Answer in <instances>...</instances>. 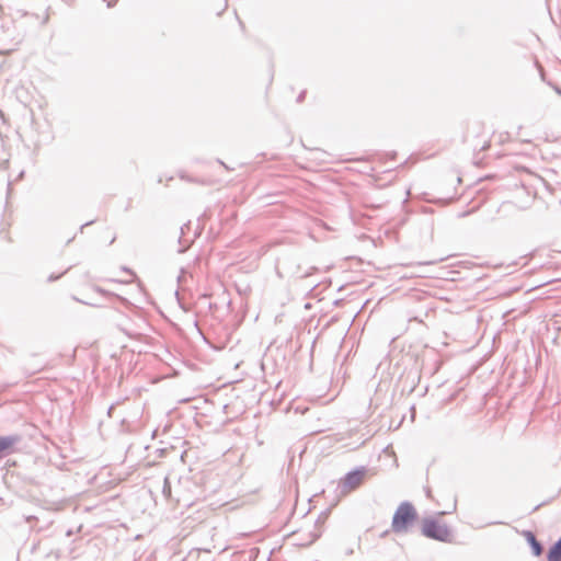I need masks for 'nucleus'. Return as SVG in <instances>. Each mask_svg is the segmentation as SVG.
I'll use <instances>...</instances> for the list:
<instances>
[{
  "label": "nucleus",
  "mask_w": 561,
  "mask_h": 561,
  "mask_svg": "<svg viewBox=\"0 0 561 561\" xmlns=\"http://www.w3.org/2000/svg\"><path fill=\"white\" fill-rule=\"evenodd\" d=\"M73 239H75V237L70 238V239L67 241V243L72 242V240H73Z\"/></svg>",
  "instance_id": "20"
},
{
  "label": "nucleus",
  "mask_w": 561,
  "mask_h": 561,
  "mask_svg": "<svg viewBox=\"0 0 561 561\" xmlns=\"http://www.w3.org/2000/svg\"><path fill=\"white\" fill-rule=\"evenodd\" d=\"M547 190L549 191L552 198L558 202V204L561 206V184L557 183L556 185L552 184H546Z\"/></svg>",
  "instance_id": "7"
},
{
  "label": "nucleus",
  "mask_w": 561,
  "mask_h": 561,
  "mask_svg": "<svg viewBox=\"0 0 561 561\" xmlns=\"http://www.w3.org/2000/svg\"><path fill=\"white\" fill-rule=\"evenodd\" d=\"M540 506H541V504H538V505H536V507H535L534 510L536 511V510H538Z\"/></svg>",
  "instance_id": "22"
},
{
  "label": "nucleus",
  "mask_w": 561,
  "mask_h": 561,
  "mask_svg": "<svg viewBox=\"0 0 561 561\" xmlns=\"http://www.w3.org/2000/svg\"><path fill=\"white\" fill-rule=\"evenodd\" d=\"M547 561H561V536L549 547Z\"/></svg>",
  "instance_id": "5"
},
{
  "label": "nucleus",
  "mask_w": 561,
  "mask_h": 561,
  "mask_svg": "<svg viewBox=\"0 0 561 561\" xmlns=\"http://www.w3.org/2000/svg\"><path fill=\"white\" fill-rule=\"evenodd\" d=\"M367 473V469L365 467H357L351 471H348L340 481V485L354 490L360 485L365 476Z\"/></svg>",
  "instance_id": "3"
},
{
  "label": "nucleus",
  "mask_w": 561,
  "mask_h": 561,
  "mask_svg": "<svg viewBox=\"0 0 561 561\" xmlns=\"http://www.w3.org/2000/svg\"><path fill=\"white\" fill-rule=\"evenodd\" d=\"M92 224H94V220H90V221H87L85 224L81 225L80 229H79L80 232H82L85 227L91 226Z\"/></svg>",
  "instance_id": "11"
},
{
  "label": "nucleus",
  "mask_w": 561,
  "mask_h": 561,
  "mask_svg": "<svg viewBox=\"0 0 561 561\" xmlns=\"http://www.w3.org/2000/svg\"><path fill=\"white\" fill-rule=\"evenodd\" d=\"M320 535L321 534L319 531H308L304 534L295 545L300 547H308L312 545L320 537Z\"/></svg>",
  "instance_id": "6"
},
{
  "label": "nucleus",
  "mask_w": 561,
  "mask_h": 561,
  "mask_svg": "<svg viewBox=\"0 0 561 561\" xmlns=\"http://www.w3.org/2000/svg\"><path fill=\"white\" fill-rule=\"evenodd\" d=\"M65 273L59 274V275L51 274L48 276V282H55V280L59 279Z\"/></svg>",
  "instance_id": "9"
},
{
  "label": "nucleus",
  "mask_w": 561,
  "mask_h": 561,
  "mask_svg": "<svg viewBox=\"0 0 561 561\" xmlns=\"http://www.w3.org/2000/svg\"><path fill=\"white\" fill-rule=\"evenodd\" d=\"M218 162H219V164H221V165H224L225 168H227V167H226V164H225L222 161L218 160Z\"/></svg>",
  "instance_id": "19"
},
{
  "label": "nucleus",
  "mask_w": 561,
  "mask_h": 561,
  "mask_svg": "<svg viewBox=\"0 0 561 561\" xmlns=\"http://www.w3.org/2000/svg\"><path fill=\"white\" fill-rule=\"evenodd\" d=\"M320 523H322V522H321V518L319 517V518L317 519V522H316V525H318V524H320Z\"/></svg>",
  "instance_id": "18"
},
{
  "label": "nucleus",
  "mask_w": 561,
  "mask_h": 561,
  "mask_svg": "<svg viewBox=\"0 0 561 561\" xmlns=\"http://www.w3.org/2000/svg\"><path fill=\"white\" fill-rule=\"evenodd\" d=\"M486 147H488L486 145H483V146L481 147V150H485V148H486Z\"/></svg>",
  "instance_id": "21"
},
{
  "label": "nucleus",
  "mask_w": 561,
  "mask_h": 561,
  "mask_svg": "<svg viewBox=\"0 0 561 561\" xmlns=\"http://www.w3.org/2000/svg\"><path fill=\"white\" fill-rule=\"evenodd\" d=\"M98 291H99V293H102V294H105V293H106V291H105L104 289H102V288H98Z\"/></svg>",
  "instance_id": "17"
},
{
  "label": "nucleus",
  "mask_w": 561,
  "mask_h": 561,
  "mask_svg": "<svg viewBox=\"0 0 561 561\" xmlns=\"http://www.w3.org/2000/svg\"><path fill=\"white\" fill-rule=\"evenodd\" d=\"M417 518L419 515L414 505L409 501H404L397 507L392 516L391 529L396 534L408 533Z\"/></svg>",
  "instance_id": "1"
},
{
  "label": "nucleus",
  "mask_w": 561,
  "mask_h": 561,
  "mask_svg": "<svg viewBox=\"0 0 561 561\" xmlns=\"http://www.w3.org/2000/svg\"><path fill=\"white\" fill-rule=\"evenodd\" d=\"M122 270L124 272H126V273H129L130 275H135L134 272L130 268L126 267V266L122 267Z\"/></svg>",
  "instance_id": "12"
},
{
  "label": "nucleus",
  "mask_w": 561,
  "mask_h": 561,
  "mask_svg": "<svg viewBox=\"0 0 561 561\" xmlns=\"http://www.w3.org/2000/svg\"><path fill=\"white\" fill-rule=\"evenodd\" d=\"M18 10L22 12V15H26V13H27L25 10H22V9H18Z\"/></svg>",
  "instance_id": "15"
},
{
  "label": "nucleus",
  "mask_w": 561,
  "mask_h": 561,
  "mask_svg": "<svg viewBox=\"0 0 561 561\" xmlns=\"http://www.w3.org/2000/svg\"><path fill=\"white\" fill-rule=\"evenodd\" d=\"M523 535L529 545L531 552L535 557H540L543 553L542 543L536 538L531 530H524Z\"/></svg>",
  "instance_id": "4"
},
{
  "label": "nucleus",
  "mask_w": 561,
  "mask_h": 561,
  "mask_svg": "<svg viewBox=\"0 0 561 561\" xmlns=\"http://www.w3.org/2000/svg\"><path fill=\"white\" fill-rule=\"evenodd\" d=\"M421 533L424 537L436 541L448 542L450 540L449 527L435 517L430 516L422 519Z\"/></svg>",
  "instance_id": "2"
},
{
  "label": "nucleus",
  "mask_w": 561,
  "mask_h": 561,
  "mask_svg": "<svg viewBox=\"0 0 561 561\" xmlns=\"http://www.w3.org/2000/svg\"><path fill=\"white\" fill-rule=\"evenodd\" d=\"M185 228H187V225H184L181 227V234L184 236L185 234Z\"/></svg>",
  "instance_id": "13"
},
{
  "label": "nucleus",
  "mask_w": 561,
  "mask_h": 561,
  "mask_svg": "<svg viewBox=\"0 0 561 561\" xmlns=\"http://www.w3.org/2000/svg\"><path fill=\"white\" fill-rule=\"evenodd\" d=\"M162 493L165 499L171 497V482L168 477L163 480Z\"/></svg>",
  "instance_id": "8"
},
{
  "label": "nucleus",
  "mask_w": 561,
  "mask_h": 561,
  "mask_svg": "<svg viewBox=\"0 0 561 561\" xmlns=\"http://www.w3.org/2000/svg\"><path fill=\"white\" fill-rule=\"evenodd\" d=\"M185 251H186V248H181V249L179 250V252H180V253H184Z\"/></svg>",
  "instance_id": "16"
},
{
  "label": "nucleus",
  "mask_w": 561,
  "mask_h": 561,
  "mask_svg": "<svg viewBox=\"0 0 561 561\" xmlns=\"http://www.w3.org/2000/svg\"><path fill=\"white\" fill-rule=\"evenodd\" d=\"M306 91H301L297 96V102L301 103L305 100Z\"/></svg>",
  "instance_id": "10"
},
{
  "label": "nucleus",
  "mask_w": 561,
  "mask_h": 561,
  "mask_svg": "<svg viewBox=\"0 0 561 561\" xmlns=\"http://www.w3.org/2000/svg\"><path fill=\"white\" fill-rule=\"evenodd\" d=\"M554 90H556V92H557L558 94H561V88H560V87H558V85H557V87L554 88Z\"/></svg>",
  "instance_id": "14"
}]
</instances>
